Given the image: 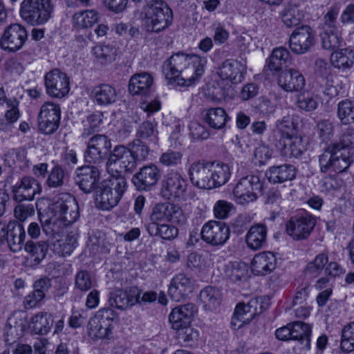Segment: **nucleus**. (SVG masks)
<instances>
[{
    "label": "nucleus",
    "mask_w": 354,
    "mask_h": 354,
    "mask_svg": "<svg viewBox=\"0 0 354 354\" xmlns=\"http://www.w3.org/2000/svg\"><path fill=\"white\" fill-rule=\"evenodd\" d=\"M206 63L205 57L178 53L164 62L162 72L170 84L189 86L204 73Z\"/></svg>",
    "instance_id": "obj_1"
},
{
    "label": "nucleus",
    "mask_w": 354,
    "mask_h": 354,
    "mask_svg": "<svg viewBox=\"0 0 354 354\" xmlns=\"http://www.w3.org/2000/svg\"><path fill=\"white\" fill-rule=\"evenodd\" d=\"M354 132L348 130L339 140L330 145L319 158L321 170L332 167L337 172L345 171L353 162Z\"/></svg>",
    "instance_id": "obj_2"
},
{
    "label": "nucleus",
    "mask_w": 354,
    "mask_h": 354,
    "mask_svg": "<svg viewBox=\"0 0 354 354\" xmlns=\"http://www.w3.org/2000/svg\"><path fill=\"white\" fill-rule=\"evenodd\" d=\"M53 215L48 218H41L44 232H56L59 229L68 227L80 216L76 199L71 194H61L52 206Z\"/></svg>",
    "instance_id": "obj_3"
},
{
    "label": "nucleus",
    "mask_w": 354,
    "mask_h": 354,
    "mask_svg": "<svg viewBox=\"0 0 354 354\" xmlns=\"http://www.w3.org/2000/svg\"><path fill=\"white\" fill-rule=\"evenodd\" d=\"M126 188V179L122 175L111 176L99 187L95 196L97 207L103 210L111 209L119 203Z\"/></svg>",
    "instance_id": "obj_4"
},
{
    "label": "nucleus",
    "mask_w": 354,
    "mask_h": 354,
    "mask_svg": "<svg viewBox=\"0 0 354 354\" xmlns=\"http://www.w3.org/2000/svg\"><path fill=\"white\" fill-rule=\"evenodd\" d=\"M145 24L150 32H160L172 21L173 15L170 8L162 0H150L145 9Z\"/></svg>",
    "instance_id": "obj_5"
},
{
    "label": "nucleus",
    "mask_w": 354,
    "mask_h": 354,
    "mask_svg": "<svg viewBox=\"0 0 354 354\" xmlns=\"http://www.w3.org/2000/svg\"><path fill=\"white\" fill-rule=\"evenodd\" d=\"M53 10L52 0H23L20 4L19 15L27 24L40 26L48 21Z\"/></svg>",
    "instance_id": "obj_6"
},
{
    "label": "nucleus",
    "mask_w": 354,
    "mask_h": 354,
    "mask_svg": "<svg viewBox=\"0 0 354 354\" xmlns=\"http://www.w3.org/2000/svg\"><path fill=\"white\" fill-rule=\"evenodd\" d=\"M136 166L131 149L124 145L115 147L106 162V169L111 176L121 175L122 171L131 174Z\"/></svg>",
    "instance_id": "obj_7"
},
{
    "label": "nucleus",
    "mask_w": 354,
    "mask_h": 354,
    "mask_svg": "<svg viewBox=\"0 0 354 354\" xmlns=\"http://www.w3.org/2000/svg\"><path fill=\"white\" fill-rule=\"evenodd\" d=\"M49 238L48 241L53 252L61 257L70 255L77 244L78 234L68 227L56 232H44Z\"/></svg>",
    "instance_id": "obj_8"
},
{
    "label": "nucleus",
    "mask_w": 354,
    "mask_h": 354,
    "mask_svg": "<svg viewBox=\"0 0 354 354\" xmlns=\"http://www.w3.org/2000/svg\"><path fill=\"white\" fill-rule=\"evenodd\" d=\"M259 176L249 175L241 178L233 188L232 195L237 204L245 205L255 201L261 192Z\"/></svg>",
    "instance_id": "obj_9"
},
{
    "label": "nucleus",
    "mask_w": 354,
    "mask_h": 354,
    "mask_svg": "<svg viewBox=\"0 0 354 354\" xmlns=\"http://www.w3.org/2000/svg\"><path fill=\"white\" fill-rule=\"evenodd\" d=\"M115 317L114 311L110 308L98 310L88 322V335L93 338H109L112 334Z\"/></svg>",
    "instance_id": "obj_10"
},
{
    "label": "nucleus",
    "mask_w": 354,
    "mask_h": 354,
    "mask_svg": "<svg viewBox=\"0 0 354 354\" xmlns=\"http://www.w3.org/2000/svg\"><path fill=\"white\" fill-rule=\"evenodd\" d=\"M61 109L59 105L53 102H46L41 107L38 114V127L45 134L55 132L60 123Z\"/></svg>",
    "instance_id": "obj_11"
},
{
    "label": "nucleus",
    "mask_w": 354,
    "mask_h": 354,
    "mask_svg": "<svg viewBox=\"0 0 354 354\" xmlns=\"http://www.w3.org/2000/svg\"><path fill=\"white\" fill-rule=\"evenodd\" d=\"M187 184L177 172L167 174L162 182L160 194L167 200L183 201L186 200Z\"/></svg>",
    "instance_id": "obj_12"
},
{
    "label": "nucleus",
    "mask_w": 354,
    "mask_h": 354,
    "mask_svg": "<svg viewBox=\"0 0 354 354\" xmlns=\"http://www.w3.org/2000/svg\"><path fill=\"white\" fill-rule=\"evenodd\" d=\"M315 44V33L309 26L297 28L289 38V47L297 55L309 52Z\"/></svg>",
    "instance_id": "obj_13"
},
{
    "label": "nucleus",
    "mask_w": 354,
    "mask_h": 354,
    "mask_svg": "<svg viewBox=\"0 0 354 354\" xmlns=\"http://www.w3.org/2000/svg\"><path fill=\"white\" fill-rule=\"evenodd\" d=\"M44 84L46 93L52 97H64L70 90L69 77L58 69L52 70L46 74Z\"/></svg>",
    "instance_id": "obj_14"
},
{
    "label": "nucleus",
    "mask_w": 354,
    "mask_h": 354,
    "mask_svg": "<svg viewBox=\"0 0 354 354\" xmlns=\"http://www.w3.org/2000/svg\"><path fill=\"white\" fill-rule=\"evenodd\" d=\"M262 300V298H253L246 304H239L235 308L232 324L240 328L243 324L249 323L256 315L261 313L265 309Z\"/></svg>",
    "instance_id": "obj_15"
},
{
    "label": "nucleus",
    "mask_w": 354,
    "mask_h": 354,
    "mask_svg": "<svg viewBox=\"0 0 354 354\" xmlns=\"http://www.w3.org/2000/svg\"><path fill=\"white\" fill-rule=\"evenodd\" d=\"M27 36L24 26L19 24H11L5 29L0 39V46L5 50L17 51L23 46Z\"/></svg>",
    "instance_id": "obj_16"
},
{
    "label": "nucleus",
    "mask_w": 354,
    "mask_h": 354,
    "mask_svg": "<svg viewBox=\"0 0 354 354\" xmlns=\"http://www.w3.org/2000/svg\"><path fill=\"white\" fill-rule=\"evenodd\" d=\"M202 239L212 245H222L230 236V229L225 223L216 221H210L202 227Z\"/></svg>",
    "instance_id": "obj_17"
},
{
    "label": "nucleus",
    "mask_w": 354,
    "mask_h": 354,
    "mask_svg": "<svg viewBox=\"0 0 354 354\" xmlns=\"http://www.w3.org/2000/svg\"><path fill=\"white\" fill-rule=\"evenodd\" d=\"M315 219L310 215L292 217L286 225L287 234L294 240L306 239L315 225Z\"/></svg>",
    "instance_id": "obj_18"
},
{
    "label": "nucleus",
    "mask_w": 354,
    "mask_h": 354,
    "mask_svg": "<svg viewBox=\"0 0 354 354\" xmlns=\"http://www.w3.org/2000/svg\"><path fill=\"white\" fill-rule=\"evenodd\" d=\"M160 178V171L154 164L150 163L142 167L132 178V181L138 190H149L155 186Z\"/></svg>",
    "instance_id": "obj_19"
},
{
    "label": "nucleus",
    "mask_w": 354,
    "mask_h": 354,
    "mask_svg": "<svg viewBox=\"0 0 354 354\" xmlns=\"http://www.w3.org/2000/svg\"><path fill=\"white\" fill-rule=\"evenodd\" d=\"M246 72V67L236 59H227L218 68L217 74L227 84L241 83Z\"/></svg>",
    "instance_id": "obj_20"
},
{
    "label": "nucleus",
    "mask_w": 354,
    "mask_h": 354,
    "mask_svg": "<svg viewBox=\"0 0 354 354\" xmlns=\"http://www.w3.org/2000/svg\"><path fill=\"white\" fill-rule=\"evenodd\" d=\"M192 292L191 279L185 274L180 273L171 279L168 294L172 300L180 302L186 299Z\"/></svg>",
    "instance_id": "obj_21"
},
{
    "label": "nucleus",
    "mask_w": 354,
    "mask_h": 354,
    "mask_svg": "<svg viewBox=\"0 0 354 354\" xmlns=\"http://www.w3.org/2000/svg\"><path fill=\"white\" fill-rule=\"evenodd\" d=\"M100 171L94 166H85L77 171L76 183L85 193L93 191L100 180Z\"/></svg>",
    "instance_id": "obj_22"
},
{
    "label": "nucleus",
    "mask_w": 354,
    "mask_h": 354,
    "mask_svg": "<svg viewBox=\"0 0 354 354\" xmlns=\"http://www.w3.org/2000/svg\"><path fill=\"white\" fill-rule=\"evenodd\" d=\"M196 311V306L191 303L174 308L169 317L172 328L174 330H179L182 327L190 326Z\"/></svg>",
    "instance_id": "obj_23"
},
{
    "label": "nucleus",
    "mask_w": 354,
    "mask_h": 354,
    "mask_svg": "<svg viewBox=\"0 0 354 354\" xmlns=\"http://www.w3.org/2000/svg\"><path fill=\"white\" fill-rule=\"evenodd\" d=\"M41 190L40 184L33 178L24 177L19 185L12 187L14 199L17 201H31Z\"/></svg>",
    "instance_id": "obj_24"
},
{
    "label": "nucleus",
    "mask_w": 354,
    "mask_h": 354,
    "mask_svg": "<svg viewBox=\"0 0 354 354\" xmlns=\"http://www.w3.org/2000/svg\"><path fill=\"white\" fill-rule=\"evenodd\" d=\"M278 84L286 92H299L304 88L306 82L299 71L290 68L280 73Z\"/></svg>",
    "instance_id": "obj_25"
},
{
    "label": "nucleus",
    "mask_w": 354,
    "mask_h": 354,
    "mask_svg": "<svg viewBox=\"0 0 354 354\" xmlns=\"http://www.w3.org/2000/svg\"><path fill=\"white\" fill-rule=\"evenodd\" d=\"M118 53V48L115 45L105 42L95 44L91 50L93 60L102 66H106L115 62Z\"/></svg>",
    "instance_id": "obj_26"
},
{
    "label": "nucleus",
    "mask_w": 354,
    "mask_h": 354,
    "mask_svg": "<svg viewBox=\"0 0 354 354\" xmlns=\"http://www.w3.org/2000/svg\"><path fill=\"white\" fill-rule=\"evenodd\" d=\"M211 162L196 161L193 162L189 169V175L193 184L201 189H208Z\"/></svg>",
    "instance_id": "obj_27"
},
{
    "label": "nucleus",
    "mask_w": 354,
    "mask_h": 354,
    "mask_svg": "<svg viewBox=\"0 0 354 354\" xmlns=\"http://www.w3.org/2000/svg\"><path fill=\"white\" fill-rule=\"evenodd\" d=\"M277 257L271 252H263L257 254L251 263L252 271L257 275H265L270 273L277 267Z\"/></svg>",
    "instance_id": "obj_28"
},
{
    "label": "nucleus",
    "mask_w": 354,
    "mask_h": 354,
    "mask_svg": "<svg viewBox=\"0 0 354 354\" xmlns=\"http://www.w3.org/2000/svg\"><path fill=\"white\" fill-rule=\"evenodd\" d=\"M138 301V292L136 290H115L110 293L109 303L111 306L124 310L134 305Z\"/></svg>",
    "instance_id": "obj_29"
},
{
    "label": "nucleus",
    "mask_w": 354,
    "mask_h": 354,
    "mask_svg": "<svg viewBox=\"0 0 354 354\" xmlns=\"http://www.w3.org/2000/svg\"><path fill=\"white\" fill-rule=\"evenodd\" d=\"M209 169L208 189L218 187L225 184L230 179L231 171L227 165L223 162H211Z\"/></svg>",
    "instance_id": "obj_30"
},
{
    "label": "nucleus",
    "mask_w": 354,
    "mask_h": 354,
    "mask_svg": "<svg viewBox=\"0 0 354 354\" xmlns=\"http://www.w3.org/2000/svg\"><path fill=\"white\" fill-rule=\"evenodd\" d=\"M331 65L342 71L351 68L354 65V50L344 48L335 50L330 57Z\"/></svg>",
    "instance_id": "obj_31"
},
{
    "label": "nucleus",
    "mask_w": 354,
    "mask_h": 354,
    "mask_svg": "<svg viewBox=\"0 0 354 354\" xmlns=\"http://www.w3.org/2000/svg\"><path fill=\"white\" fill-rule=\"evenodd\" d=\"M153 79L147 73L133 75L129 83V90L132 95H145L149 93Z\"/></svg>",
    "instance_id": "obj_32"
},
{
    "label": "nucleus",
    "mask_w": 354,
    "mask_h": 354,
    "mask_svg": "<svg viewBox=\"0 0 354 354\" xmlns=\"http://www.w3.org/2000/svg\"><path fill=\"white\" fill-rule=\"evenodd\" d=\"M6 234L10 250L13 252L20 251L24 246L26 236L22 225L20 224L9 223L7 226Z\"/></svg>",
    "instance_id": "obj_33"
},
{
    "label": "nucleus",
    "mask_w": 354,
    "mask_h": 354,
    "mask_svg": "<svg viewBox=\"0 0 354 354\" xmlns=\"http://www.w3.org/2000/svg\"><path fill=\"white\" fill-rule=\"evenodd\" d=\"M306 149L303 138L296 135L283 140L281 153L287 158H297Z\"/></svg>",
    "instance_id": "obj_34"
},
{
    "label": "nucleus",
    "mask_w": 354,
    "mask_h": 354,
    "mask_svg": "<svg viewBox=\"0 0 354 354\" xmlns=\"http://www.w3.org/2000/svg\"><path fill=\"white\" fill-rule=\"evenodd\" d=\"M91 95L94 101L99 105H108L115 102L117 93L115 89L109 84H102L95 86Z\"/></svg>",
    "instance_id": "obj_35"
},
{
    "label": "nucleus",
    "mask_w": 354,
    "mask_h": 354,
    "mask_svg": "<svg viewBox=\"0 0 354 354\" xmlns=\"http://www.w3.org/2000/svg\"><path fill=\"white\" fill-rule=\"evenodd\" d=\"M100 18L98 12L86 10L75 12L72 17V24L76 29H86L97 23Z\"/></svg>",
    "instance_id": "obj_36"
},
{
    "label": "nucleus",
    "mask_w": 354,
    "mask_h": 354,
    "mask_svg": "<svg viewBox=\"0 0 354 354\" xmlns=\"http://www.w3.org/2000/svg\"><path fill=\"white\" fill-rule=\"evenodd\" d=\"M266 227L263 225L257 224L248 230L245 241L249 248L257 250L262 248L266 243Z\"/></svg>",
    "instance_id": "obj_37"
},
{
    "label": "nucleus",
    "mask_w": 354,
    "mask_h": 354,
    "mask_svg": "<svg viewBox=\"0 0 354 354\" xmlns=\"http://www.w3.org/2000/svg\"><path fill=\"white\" fill-rule=\"evenodd\" d=\"M267 176L268 180L273 183L291 180L296 176L295 168L290 165L272 167L268 171Z\"/></svg>",
    "instance_id": "obj_38"
},
{
    "label": "nucleus",
    "mask_w": 354,
    "mask_h": 354,
    "mask_svg": "<svg viewBox=\"0 0 354 354\" xmlns=\"http://www.w3.org/2000/svg\"><path fill=\"white\" fill-rule=\"evenodd\" d=\"M291 62V56L286 48H274L269 58L268 66L270 71H279Z\"/></svg>",
    "instance_id": "obj_39"
},
{
    "label": "nucleus",
    "mask_w": 354,
    "mask_h": 354,
    "mask_svg": "<svg viewBox=\"0 0 354 354\" xmlns=\"http://www.w3.org/2000/svg\"><path fill=\"white\" fill-rule=\"evenodd\" d=\"M200 299L206 310H212L221 304L222 294L218 288L207 286L201 291Z\"/></svg>",
    "instance_id": "obj_40"
},
{
    "label": "nucleus",
    "mask_w": 354,
    "mask_h": 354,
    "mask_svg": "<svg viewBox=\"0 0 354 354\" xmlns=\"http://www.w3.org/2000/svg\"><path fill=\"white\" fill-rule=\"evenodd\" d=\"M215 255L205 252L202 254L192 252L187 257V266L190 269L203 270L213 265Z\"/></svg>",
    "instance_id": "obj_41"
},
{
    "label": "nucleus",
    "mask_w": 354,
    "mask_h": 354,
    "mask_svg": "<svg viewBox=\"0 0 354 354\" xmlns=\"http://www.w3.org/2000/svg\"><path fill=\"white\" fill-rule=\"evenodd\" d=\"M53 325L50 315L40 312L33 316L29 323L28 328L36 334H46Z\"/></svg>",
    "instance_id": "obj_42"
},
{
    "label": "nucleus",
    "mask_w": 354,
    "mask_h": 354,
    "mask_svg": "<svg viewBox=\"0 0 354 354\" xmlns=\"http://www.w3.org/2000/svg\"><path fill=\"white\" fill-rule=\"evenodd\" d=\"M297 119V116L288 115L277 121L276 128L281 134L282 140L298 135Z\"/></svg>",
    "instance_id": "obj_43"
},
{
    "label": "nucleus",
    "mask_w": 354,
    "mask_h": 354,
    "mask_svg": "<svg viewBox=\"0 0 354 354\" xmlns=\"http://www.w3.org/2000/svg\"><path fill=\"white\" fill-rule=\"evenodd\" d=\"M147 230L151 236H159L163 239L171 240L178 234V229L167 224H160L158 223H150L147 225Z\"/></svg>",
    "instance_id": "obj_44"
},
{
    "label": "nucleus",
    "mask_w": 354,
    "mask_h": 354,
    "mask_svg": "<svg viewBox=\"0 0 354 354\" xmlns=\"http://www.w3.org/2000/svg\"><path fill=\"white\" fill-rule=\"evenodd\" d=\"M292 339L301 341L306 348H310V336L311 326L302 322H295L290 324Z\"/></svg>",
    "instance_id": "obj_45"
},
{
    "label": "nucleus",
    "mask_w": 354,
    "mask_h": 354,
    "mask_svg": "<svg viewBox=\"0 0 354 354\" xmlns=\"http://www.w3.org/2000/svg\"><path fill=\"white\" fill-rule=\"evenodd\" d=\"M227 118L225 111L219 107L208 109L205 116V122L215 129H222L225 125Z\"/></svg>",
    "instance_id": "obj_46"
},
{
    "label": "nucleus",
    "mask_w": 354,
    "mask_h": 354,
    "mask_svg": "<svg viewBox=\"0 0 354 354\" xmlns=\"http://www.w3.org/2000/svg\"><path fill=\"white\" fill-rule=\"evenodd\" d=\"M337 114L342 124L346 125L354 122V103L348 100L339 102L337 107Z\"/></svg>",
    "instance_id": "obj_47"
},
{
    "label": "nucleus",
    "mask_w": 354,
    "mask_h": 354,
    "mask_svg": "<svg viewBox=\"0 0 354 354\" xmlns=\"http://www.w3.org/2000/svg\"><path fill=\"white\" fill-rule=\"evenodd\" d=\"M281 16L284 25L288 28H291L300 23L303 17V14L299 10L297 6L290 5L282 10Z\"/></svg>",
    "instance_id": "obj_48"
},
{
    "label": "nucleus",
    "mask_w": 354,
    "mask_h": 354,
    "mask_svg": "<svg viewBox=\"0 0 354 354\" xmlns=\"http://www.w3.org/2000/svg\"><path fill=\"white\" fill-rule=\"evenodd\" d=\"M48 245L49 243L44 241H29L25 245V250L31 255L34 261L38 263L46 257Z\"/></svg>",
    "instance_id": "obj_49"
},
{
    "label": "nucleus",
    "mask_w": 354,
    "mask_h": 354,
    "mask_svg": "<svg viewBox=\"0 0 354 354\" xmlns=\"http://www.w3.org/2000/svg\"><path fill=\"white\" fill-rule=\"evenodd\" d=\"M225 274L232 281L246 279L248 277V267L243 263L234 262L227 266Z\"/></svg>",
    "instance_id": "obj_50"
},
{
    "label": "nucleus",
    "mask_w": 354,
    "mask_h": 354,
    "mask_svg": "<svg viewBox=\"0 0 354 354\" xmlns=\"http://www.w3.org/2000/svg\"><path fill=\"white\" fill-rule=\"evenodd\" d=\"M340 346L345 352L354 351V322L348 324L342 328Z\"/></svg>",
    "instance_id": "obj_51"
},
{
    "label": "nucleus",
    "mask_w": 354,
    "mask_h": 354,
    "mask_svg": "<svg viewBox=\"0 0 354 354\" xmlns=\"http://www.w3.org/2000/svg\"><path fill=\"white\" fill-rule=\"evenodd\" d=\"M156 126V122H143L137 130V136L142 140L156 141L158 133Z\"/></svg>",
    "instance_id": "obj_52"
},
{
    "label": "nucleus",
    "mask_w": 354,
    "mask_h": 354,
    "mask_svg": "<svg viewBox=\"0 0 354 354\" xmlns=\"http://www.w3.org/2000/svg\"><path fill=\"white\" fill-rule=\"evenodd\" d=\"M328 261L327 254L322 253L317 255L313 261L307 264L305 269L306 274L314 277H317L327 264Z\"/></svg>",
    "instance_id": "obj_53"
},
{
    "label": "nucleus",
    "mask_w": 354,
    "mask_h": 354,
    "mask_svg": "<svg viewBox=\"0 0 354 354\" xmlns=\"http://www.w3.org/2000/svg\"><path fill=\"white\" fill-rule=\"evenodd\" d=\"M102 120L103 114L102 112L97 111L90 115L84 122L82 136L86 138L93 132L98 131Z\"/></svg>",
    "instance_id": "obj_54"
},
{
    "label": "nucleus",
    "mask_w": 354,
    "mask_h": 354,
    "mask_svg": "<svg viewBox=\"0 0 354 354\" xmlns=\"http://www.w3.org/2000/svg\"><path fill=\"white\" fill-rule=\"evenodd\" d=\"M297 107L305 111H313L318 106L317 97L312 93L306 92L300 93L297 98Z\"/></svg>",
    "instance_id": "obj_55"
},
{
    "label": "nucleus",
    "mask_w": 354,
    "mask_h": 354,
    "mask_svg": "<svg viewBox=\"0 0 354 354\" xmlns=\"http://www.w3.org/2000/svg\"><path fill=\"white\" fill-rule=\"evenodd\" d=\"M183 153L179 151L168 149L161 153L159 157V162L165 167H176L181 163Z\"/></svg>",
    "instance_id": "obj_56"
},
{
    "label": "nucleus",
    "mask_w": 354,
    "mask_h": 354,
    "mask_svg": "<svg viewBox=\"0 0 354 354\" xmlns=\"http://www.w3.org/2000/svg\"><path fill=\"white\" fill-rule=\"evenodd\" d=\"M93 284L90 273L86 270H80L75 275V286L81 292L89 290Z\"/></svg>",
    "instance_id": "obj_57"
},
{
    "label": "nucleus",
    "mask_w": 354,
    "mask_h": 354,
    "mask_svg": "<svg viewBox=\"0 0 354 354\" xmlns=\"http://www.w3.org/2000/svg\"><path fill=\"white\" fill-rule=\"evenodd\" d=\"M322 43L325 49L332 50L339 46L341 38L337 30H324Z\"/></svg>",
    "instance_id": "obj_58"
},
{
    "label": "nucleus",
    "mask_w": 354,
    "mask_h": 354,
    "mask_svg": "<svg viewBox=\"0 0 354 354\" xmlns=\"http://www.w3.org/2000/svg\"><path fill=\"white\" fill-rule=\"evenodd\" d=\"M169 203H159L155 205L151 214V223L167 221L169 219Z\"/></svg>",
    "instance_id": "obj_59"
},
{
    "label": "nucleus",
    "mask_w": 354,
    "mask_h": 354,
    "mask_svg": "<svg viewBox=\"0 0 354 354\" xmlns=\"http://www.w3.org/2000/svg\"><path fill=\"white\" fill-rule=\"evenodd\" d=\"M131 151L136 164L137 162L145 160L149 153V147L140 140L133 142Z\"/></svg>",
    "instance_id": "obj_60"
},
{
    "label": "nucleus",
    "mask_w": 354,
    "mask_h": 354,
    "mask_svg": "<svg viewBox=\"0 0 354 354\" xmlns=\"http://www.w3.org/2000/svg\"><path fill=\"white\" fill-rule=\"evenodd\" d=\"M89 146L107 154L111 148V142L108 138L104 135L93 136L88 142Z\"/></svg>",
    "instance_id": "obj_61"
},
{
    "label": "nucleus",
    "mask_w": 354,
    "mask_h": 354,
    "mask_svg": "<svg viewBox=\"0 0 354 354\" xmlns=\"http://www.w3.org/2000/svg\"><path fill=\"white\" fill-rule=\"evenodd\" d=\"M339 15V9L332 7L324 17L322 28L324 30H336L337 18Z\"/></svg>",
    "instance_id": "obj_62"
},
{
    "label": "nucleus",
    "mask_w": 354,
    "mask_h": 354,
    "mask_svg": "<svg viewBox=\"0 0 354 354\" xmlns=\"http://www.w3.org/2000/svg\"><path fill=\"white\" fill-rule=\"evenodd\" d=\"M169 219L168 222L174 224L183 223L185 220V216L181 207L176 204L169 203Z\"/></svg>",
    "instance_id": "obj_63"
},
{
    "label": "nucleus",
    "mask_w": 354,
    "mask_h": 354,
    "mask_svg": "<svg viewBox=\"0 0 354 354\" xmlns=\"http://www.w3.org/2000/svg\"><path fill=\"white\" fill-rule=\"evenodd\" d=\"M233 205L226 201H218L214 206V214L217 218L224 219L232 209Z\"/></svg>",
    "instance_id": "obj_64"
}]
</instances>
